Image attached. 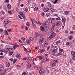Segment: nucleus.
<instances>
[{
  "label": "nucleus",
  "mask_w": 75,
  "mask_h": 75,
  "mask_svg": "<svg viewBox=\"0 0 75 75\" xmlns=\"http://www.w3.org/2000/svg\"><path fill=\"white\" fill-rule=\"evenodd\" d=\"M48 30V28H47V26H46L45 29H44V31H47Z\"/></svg>",
  "instance_id": "obj_24"
},
{
  "label": "nucleus",
  "mask_w": 75,
  "mask_h": 75,
  "mask_svg": "<svg viewBox=\"0 0 75 75\" xmlns=\"http://www.w3.org/2000/svg\"><path fill=\"white\" fill-rule=\"evenodd\" d=\"M40 30L41 31H44V27L40 26Z\"/></svg>",
  "instance_id": "obj_4"
},
{
  "label": "nucleus",
  "mask_w": 75,
  "mask_h": 75,
  "mask_svg": "<svg viewBox=\"0 0 75 75\" xmlns=\"http://www.w3.org/2000/svg\"><path fill=\"white\" fill-rule=\"evenodd\" d=\"M40 70H41V71H42V74H44V72H45V70H44V69H40Z\"/></svg>",
  "instance_id": "obj_21"
},
{
  "label": "nucleus",
  "mask_w": 75,
  "mask_h": 75,
  "mask_svg": "<svg viewBox=\"0 0 75 75\" xmlns=\"http://www.w3.org/2000/svg\"><path fill=\"white\" fill-rule=\"evenodd\" d=\"M13 52H11L9 54L11 56V55H12V54H13Z\"/></svg>",
  "instance_id": "obj_54"
},
{
  "label": "nucleus",
  "mask_w": 75,
  "mask_h": 75,
  "mask_svg": "<svg viewBox=\"0 0 75 75\" xmlns=\"http://www.w3.org/2000/svg\"><path fill=\"white\" fill-rule=\"evenodd\" d=\"M55 65V63H54L53 64H52V67H54Z\"/></svg>",
  "instance_id": "obj_50"
},
{
  "label": "nucleus",
  "mask_w": 75,
  "mask_h": 75,
  "mask_svg": "<svg viewBox=\"0 0 75 75\" xmlns=\"http://www.w3.org/2000/svg\"><path fill=\"white\" fill-rule=\"evenodd\" d=\"M1 52H4L5 51V50H1Z\"/></svg>",
  "instance_id": "obj_64"
},
{
  "label": "nucleus",
  "mask_w": 75,
  "mask_h": 75,
  "mask_svg": "<svg viewBox=\"0 0 75 75\" xmlns=\"http://www.w3.org/2000/svg\"><path fill=\"white\" fill-rule=\"evenodd\" d=\"M53 62H54V63L56 64H57V63H58V60H54Z\"/></svg>",
  "instance_id": "obj_23"
},
{
  "label": "nucleus",
  "mask_w": 75,
  "mask_h": 75,
  "mask_svg": "<svg viewBox=\"0 0 75 75\" xmlns=\"http://www.w3.org/2000/svg\"><path fill=\"white\" fill-rule=\"evenodd\" d=\"M7 7H8V8L9 9H11V5L10 4H8L7 5Z\"/></svg>",
  "instance_id": "obj_11"
},
{
  "label": "nucleus",
  "mask_w": 75,
  "mask_h": 75,
  "mask_svg": "<svg viewBox=\"0 0 75 75\" xmlns=\"http://www.w3.org/2000/svg\"><path fill=\"white\" fill-rule=\"evenodd\" d=\"M44 25L45 27H47L48 25V21H46L44 23Z\"/></svg>",
  "instance_id": "obj_6"
},
{
  "label": "nucleus",
  "mask_w": 75,
  "mask_h": 75,
  "mask_svg": "<svg viewBox=\"0 0 75 75\" xmlns=\"http://www.w3.org/2000/svg\"><path fill=\"white\" fill-rule=\"evenodd\" d=\"M34 22L35 23H36V24H41V23H40V21H38V22H37L35 20Z\"/></svg>",
  "instance_id": "obj_15"
},
{
  "label": "nucleus",
  "mask_w": 75,
  "mask_h": 75,
  "mask_svg": "<svg viewBox=\"0 0 75 75\" xmlns=\"http://www.w3.org/2000/svg\"><path fill=\"white\" fill-rule=\"evenodd\" d=\"M28 10V8H27V7L25 8L24 7V11H27Z\"/></svg>",
  "instance_id": "obj_22"
},
{
  "label": "nucleus",
  "mask_w": 75,
  "mask_h": 75,
  "mask_svg": "<svg viewBox=\"0 0 75 75\" xmlns=\"http://www.w3.org/2000/svg\"><path fill=\"white\" fill-rule=\"evenodd\" d=\"M17 61V59H15L13 60V64H15L16 63V62Z\"/></svg>",
  "instance_id": "obj_29"
},
{
  "label": "nucleus",
  "mask_w": 75,
  "mask_h": 75,
  "mask_svg": "<svg viewBox=\"0 0 75 75\" xmlns=\"http://www.w3.org/2000/svg\"><path fill=\"white\" fill-rule=\"evenodd\" d=\"M16 57L19 59H20V58H21V55H20V54H17L16 55Z\"/></svg>",
  "instance_id": "obj_7"
},
{
  "label": "nucleus",
  "mask_w": 75,
  "mask_h": 75,
  "mask_svg": "<svg viewBox=\"0 0 75 75\" xmlns=\"http://www.w3.org/2000/svg\"><path fill=\"white\" fill-rule=\"evenodd\" d=\"M39 35L38 33H36L35 36V38H38V37H39Z\"/></svg>",
  "instance_id": "obj_16"
},
{
  "label": "nucleus",
  "mask_w": 75,
  "mask_h": 75,
  "mask_svg": "<svg viewBox=\"0 0 75 75\" xmlns=\"http://www.w3.org/2000/svg\"><path fill=\"white\" fill-rule=\"evenodd\" d=\"M54 27H55V23H53L52 24V26L51 29V31L52 32L54 31Z\"/></svg>",
  "instance_id": "obj_3"
},
{
  "label": "nucleus",
  "mask_w": 75,
  "mask_h": 75,
  "mask_svg": "<svg viewBox=\"0 0 75 75\" xmlns=\"http://www.w3.org/2000/svg\"><path fill=\"white\" fill-rule=\"evenodd\" d=\"M64 51V50L62 49H60L59 50V51L60 52H62Z\"/></svg>",
  "instance_id": "obj_35"
},
{
  "label": "nucleus",
  "mask_w": 75,
  "mask_h": 75,
  "mask_svg": "<svg viewBox=\"0 0 75 75\" xmlns=\"http://www.w3.org/2000/svg\"><path fill=\"white\" fill-rule=\"evenodd\" d=\"M18 45H15V46H13V48L14 49H16V48H17V47H18Z\"/></svg>",
  "instance_id": "obj_30"
},
{
  "label": "nucleus",
  "mask_w": 75,
  "mask_h": 75,
  "mask_svg": "<svg viewBox=\"0 0 75 75\" xmlns=\"http://www.w3.org/2000/svg\"><path fill=\"white\" fill-rule=\"evenodd\" d=\"M39 59H44V58L42 57L41 56H40L39 57Z\"/></svg>",
  "instance_id": "obj_43"
},
{
  "label": "nucleus",
  "mask_w": 75,
  "mask_h": 75,
  "mask_svg": "<svg viewBox=\"0 0 75 75\" xmlns=\"http://www.w3.org/2000/svg\"><path fill=\"white\" fill-rule=\"evenodd\" d=\"M31 64H29L27 67L28 68H30V67H31Z\"/></svg>",
  "instance_id": "obj_52"
},
{
  "label": "nucleus",
  "mask_w": 75,
  "mask_h": 75,
  "mask_svg": "<svg viewBox=\"0 0 75 75\" xmlns=\"http://www.w3.org/2000/svg\"><path fill=\"white\" fill-rule=\"evenodd\" d=\"M30 62V59L29 58H28L26 62L27 63V64H30V62Z\"/></svg>",
  "instance_id": "obj_14"
},
{
  "label": "nucleus",
  "mask_w": 75,
  "mask_h": 75,
  "mask_svg": "<svg viewBox=\"0 0 75 75\" xmlns=\"http://www.w3.org/2000/svg\"><path fill=\"white\" fill-rule=\"evenodd\" d=\"M62 53L61 52H59L56 54V55L58 57V56H59V55H62Z\"/></svg>",
  "instance_id": "obj_10"
},
{
  "label": "nucleus",
  "mask_w": 75,
  "mask_h": 75,
  "mask_svg": "<svg viewBox=\"0 0 75 75\" xmlns=\"http://www.w3.org/2000/svg\"><path fill=\"white\" fill-rule=\"evenodd\" d=\"M48 45V43H45L44 45V46L45 47H47V45Z\"/></svg>",
  "instance_id": "obj_53"
},
{
  "label": "nucleus",
  "mask_w": 75,
  "mask_h": 75,
  "mask_svg": "<svg viewBox=\"0 0 75 75\" xmlns=\"http://www.w3.org/2000/svg\"><path fill=\"white\" fill-rule=\"evenodd\" d=\"M20 13L21 15H24V13L22 12H20Z\"/></svg>",
  "instance_id": "obj_58"
},
{
  "label": "nucleus",
  "mask_w": 75,
  "mask_h": 75,
  "mask_svg": "<svg viewBox=\"0 0 75 75\" xmlns=\"http://www.w3.org/2000/svg\"><path fill=\"white\" fill-rule=\"evenodd\" d=\"M38 7H35L34 8V10L35 11H37V10H38Z\"/></svg>",
  "instance_id": "obj_25"
},
{
  "label": "nucleus",
  "mask_w": 75,
  "mask_h": 75,
  "mask_svg": "<svg viewBox=\"0 0 75 75\" xmlns=\"http://www.w3.org/2000/svg\"><path fill=\"white\" fill-rule=\"evenodd\" d=\"M62 21L64 24H65V22L66 21V18H65L64 16L62 17Z\"/></svg>",
  "instance_id": "obj_2"
},
{
  "label": "nucleus",
  "mask_w": 75,
  "mask_h": 75,
  "mask_svg": "<svg viewBox=\"0 0 75 75\" xmlns=\"http://www.w3.org/2000/svg\"><path fill=\"white\" fill-rule=\"evenodd\" d=\"M4 23L6 24H8V23H9V21L7 19H6L4 20Z\"/></svg>",
  "instance_id": "obj_8"
},
{
  "label": "nucleus",
  "mask_w": 75,
  "mask_h": 75,
  "mask_svg": "<svg viewBox=\"0 0 75 75\" xmlns=\"http://www.w3.org/2000/svg\"><path fill=\"white\" fill-rule=\"evenodd\" d=\"M44 51H45V49H43L42 50L40 51V52L41 53H42V52H44Z\"/></svg>",
  "instance_id": "obj_37"
},
{
  "label": "nucleus",
  "mask_w": 75,
  "mask_h": 75,
  "mask_svg": "<svg viewBox=\"0 0 75 75\" xmlns=\"http://www.w3.org/2000/svg\"><path fill=\"white\" fill-rule=\"evenodd\" d=\"M4 57V56H0V58H1L2 59Z\"/></svg>",
  "instance_id": "obj_57"
},
{
  "label": "nucleus",
  "mask_w": 75,
  "mask_h": 75,
  "mask_svg": "<svg viewBox=\"0 0 75 75\" xmlns=\"http://www.w3.org/2000/svg\"><path fill=\"white\" fill-rule=\"evenodd\" d=\"M26 24L27 25H28V27H30V25L28 23V22H27L26 23Z\"/></svg>",
  "instance_id": "obj_47"
},
{
  "label": "nucleus",
  "mask_w": 75,
  "mask_h": 75,
  "mask_svg": "<svg viewBox=\"0 0 75 75\" xmlns=\"http://www.w3.org/2000/svg\"><path fill=\"white\" fill-rule=\"evenodd\" d=\"M5 74V72H4V73H2L1 74V75H4V74Z\"/></svg>",
  "instance_id": "obj_60"
},
{
  "label": "nucleus",
  "mask_w": 75,
  "mask_h": 75,
  "mask_svg": "<svg viewBox=\"0 0 75 75\" xmlns=\"http://www.w3.org/2000/svg\"><path fill=\"white\" fill-rule=\"evenodd\" d=\"M8 32L6 31V30H5V34L6 35H8Z\"/></svg>",
  "instance_id": "obj_26"
},
{
  "label": "nucleus",
  "mask_w": 75,
  "mask_h": 75,
  "mask_svg": "<svg viewBox=\"0 0 75 75\" xmlns=\"http://www.w3.org/2000/svg\"><path fill=\"white\" fill-rule=\"evenodd\" d=\"M59 43H60V40H58L56 42L55 44H59Z\"/></svg>",
  "instance_id": "obj_34"
},
{
  "label": "nucleus",
  "mask_w": 75,
  "mask_h": 75,
  "mask_svg": "<svg viewBox=\"0 0 75 75\" xmlns=\"http://www.w3.org/2000/svg\"><path fill=\"white\" fill-rule=\"evenodd\" d=\"M43 10V11H44V12H47V11H48V8H44Z\"/></svg>",
  "instance_id": "obj_5"
},
{
  "label": "nucleus",
  "mask_w": 75,
  "mask_h": 75,
  "mask_svg": "<svg viewBox=\"0 0 75 75\" xmlns=\"http://www.w3.org/2000/svg\"><path fill=\"white\" fill-rule=\"evenodd\" d=\"M56 20H60V18L59 17H58L56 18Z\"/></svg>",
  "instance_id": "obj_41"
},
{
  "label": "nucleus",
  "mask_w": 75,
  "mask_h": 75,
  "mask_svg": "<svg viewBox=\"0 0 75 75\" xmlns=\"http://www.w3.org/2000/svg\"><path fill=\"white\" fill-rule=\"evenodd\" d=\"M54 10V9L52 8H48V11H52V10Z\"/></svg>",
  "instance_id": "obj_13"
},
{
  "label": "nucleus",
  "mask_w": 75,
  "mask_h": 75,
  "mask_svg": "<svg viewBox=\"0 0 75 75\" xmlns=\"http://www.w3.org/2000/svg\"><path fill=\"white\" fill-rule=\"evenodd\" d=\"M27 74H26V72H24L22 74V75H26Z\"/></svg>",
  "instance_id": "obj_39"
},
{
  "label": "nucleus",
  "mask_w": 75,
  "mask_h": 75,
  "mask_svg": "<svg viewBox=\"0 0 75 75\" xmlns=\"http://www.w3.org/2000/svg\"><path fill=\"white\" fill-rule=\"evenodd\" d=\"M45 14V13L44 12L42 13V15L43 16H44V14Z\"/></svg>",
  "instance_id": "obj_56"
},
{
  "label": "nucleus",
  "mask_w": 75,
  "mask_h": 75,
  "mask_svg": "<svg viewBox=\"0 0 75 75\" xmlns=\"http://www.w3.org/2000/svg\"><path fill=\"white\" fill-rule=\"evenodd\" d=\"M7 49H8V51H11V50H13L12 48H9L8 47H7Z\"/></svg>",
  "instance_id": "obj_42"
},
{
  "label": "nucleus",
  "mask_w": 75,
  "mask_h": 75,
  "mask_svg": "<svg viewBox=\"0 0 75 75\" xmlns=\"http://www.w3.org/2000/svg\"><path fill=\"white\" fill-rule=\"evenodd\" d=\"M24 47L25 51L26 52H27V51H28L27 50V49H26V48H25V47Z\"/></svg>",
  "instance_id": "obj_40"
},
{
  "label": "nucleus",
  "mask_w": 75,
  "mask_h": 75,
  "mask_svg": "<svg viewBox=\"0 0 75 75\" xmlns=\"http://www.w3.org/2000/svg\"><path fill=\"white\" fill-rule=\"evenodd\" d=\"M8 13H9V14H12V12H11V11H9L8 12Z\"/></svg>",
  "instance_id": "obj_44"
},
{
  "label": "nucleus",
  "mask_w": 75,
  "mask_h": 75,
  "mask_svg": "<svg viewBox=\"0 0 75 75\" xmlns=\"http://www.w3.org/2000/svg\"><path fill=\"white\" fill-rule=\"evenodd\" d=\"M71 54L72 55H75V52L74 51H72L71 52Z\"/></svg>",
  "instance_id": "obj_19"
},
{
  "label": "nucleus",
  "mask_w": 75,
  "mask_h": 75,
  "mask_svg": "<svg viewBox=\"0 0 75 75\" xmlns=\"http://www.w3.org/2000/svg\"><path fill=\"white\" fill-rule=\"evenodd\" d=\"M72 30H75V25H74L73 26Z\"/></svg>",
  "instance_id": "obj_33"
},
{
  "label": "nucleus",
  "mask_w": 75,
  "mask_h": 75,
  "mask_svg": "<svg viewBox=\"0 0 75 75\" xmlns=\"http://www.w3.org/2000/svg\"><path fill=\"white\" fill-rule=\"evenodd\" d=\"M26 41H27V44H30V40L28 39Z\"/></svg>",
  "instance_id": "obj_31"
},
{
  "label": "nucleus",
  "mask_w": 75,
  "mask_h": 75,
  "mask_svg": "<svg viewBox=\"0 0 75 75\" xmlns=\"http://www.w3.org/2000/svg\"><path fill=\"white\" fill-rule=\"evenodd\" d=\"M72 59H73V60H75V55H74L72 57Z\"/></svg>",
  "instance_id": "obj_32"
},
{
  "label": "nucleus",
  "mask_w": 75,
  "mask_h": 75,
  "mask_svg": "<svg viewBox=\"0 0 75 75\" xmlns=\"http://www.w3.org/2000/svg\"><path fill=\"white\" fill-rule=\"evenodd\" d=\"M69 12L68 11H65L64 12V13L65 14H68V13H69Z\"/></svg>",
  "instance_id": "obj_36"
},
{
  "label": "nucleus",
  "mask_w": 75,
  "mask_h": 75,
  "mask_svg": "<svg viewBox=\"0 0 75 75\" xmlns=\"http://www.w3.org/2000/svg\"><path fill=\"white\" fill-rule=\"evenodd\" d=\"M25 28L26 30H28V28L26 26H25Z\"/></svg>",
  "instance_id": "obj_61"
},
{
  "label": "nucleus",
  "mask_w": 75,
  "mask_h": 75,
  "mask_svg": "<svg viewBox=\"0 0 75 75\" xmlns=\"http://www.w3.org/2000/svg\"><path fill=\"white\" fill-rule=\"evenodd\" d=\"M48 20L49 23H52V19H51V18H49L48 19Z\"/></svg>",
  "instance_id": "obj_12"
},
{
  "label": "nucleus",
  "mask_w": 75,
  "mask_h": 75,
  "mask_svg": "<svg viewBox=\"0 0 75 75\" xmlns=\"http://www.w3.org/2000/svg\"><path fill=\"white\" fill-rule=\"evenodd\" d=\"M57 51V49H54L52 51V52L53 53H55V52H56Z\"/></svg>",
  "instance_id": "obj_17"
},
{
  "label": "nucleus",
  "mask_w": 75,
  "mask_h": 75,
  "mask_svg": "<svg viewBox=\"0 0 75 75\" xmlns=\"http://www.w3.org/2000/svg\"><path fill=\"white\" fill-rule=\"evenodd\" d=\"M58 1V0H56L55 1L53 2V4H56V3Z\"/></svg>",
  "instance_id": "obj_46"
},
{
  "label": "nucleus",
  "mask_w": 75,
  "mask_h": 75,
  "mask_svg": "<svg viewBox=\"0 0 75 75\" xmlns=\"http://www.w3.org/2000/svg\"><path fill=\"white\" fill-rule=\"evenodd\" d=\"M5 2L6 3H8L9 2V0H5Z\"/></svg>",
  "instance_id": "obj_48"
},
{
  "label": "nucleus",
  "mask_w": 75,
  "mask_h": 75,
  "mask_svg": "<svg viewBox=\"0 0 75 75\" xmlns=\"http://www.w3.org/2000/svg\"><path fill=\"white\" fill-rule=\"evenodd\" d=\"M55 33L53 32L52 33L51 35L49 36L50 38V39H51L52 38H54L55 36Z\"/></svg>",
  "instance_id": "obj_1"
},
{
  "label": "nucleus",
  "mask_w": 75,
  "mask_h": 75,
  "mask_svg": "<svg viewBox=\"0 0 75 75\" xmlns=\"http://www.w3.org/2000/svg\"><path fill=\"white\" fill-rule=\"evenodd\" d=\"M66 45H69V42H67L66 44Z\"/></svg>",
  "instance_id": "obj_55"
},
{
  "label": "nucleus",
  "mask_w": 75,
  "mask_h": 75,
  "mask_svg": "<svg viewBox=\"0 0 75 75\" xmlns=\"http://www.w3.org/2000/svg\"><path fill=\"white\" fill-rule=\"evenodd\" d=\"M70 34H74V31H71L70 32Z\"/></svg>",
  "instance_id": "obj_63"
},
{
  "label": "nucleus",
  "mask_w": 75,
  "mask_h": 75,
  "mask_svg": "<svg viewBox=\"0 0 75 75\" xmlns=\"http://www.w3.org/2000/svg\"><path fill=\"white\" fill-rule=\"evenodd\" d=\"M46 60L47 61H49V59L48 58H46Z\"/></svg>",
  "instance_id": "obj_62"
},
{
  "label": "nucleus",
  "mask_w": 75,
  "mask_h": 75,
  "mask_svg": "<svg viewBox=\"0 0 75 75\" xmlns=\"http://www.w3.org/2000/svg\"><path fill=\"white\" fill-rule=\"evenodd\" d=\"M21 39L22 40H23V41L25 40V38H21Z\"/></svg>",
  "instance_id": "obj_51"
},
{
  "label": "nucleus",
  "mask_w": 75,
  "mask_h": 75,
  "mask_svg": "<svg viewBox=\"0 0 75 75\" xmlns=\"http://www.w3.org/2000/svg\"><path fill=\"white\" fill-rule=\"evenodd\" d=\"M3 67L0 68V73L1 72L3 71Z\"/></svg>",
  "instance_id": "obj_20"
},
{
  "label": "nucleus",
  "mask_w": 75,
  "mask_h": 75,
  "mask_svg": "<svg viewBox=\"0 0 75 75\" xmlns=\"http://www.w3.org/2000/svg\"><path fill=\"white\" fill-rule=\"evenodd\" d=\"M59 22H60V21H58L56 23V25L57 27H58L59 26Z\"/></svg>",
  "instance_id": "obj_9"
},
{
  "label": "nucleus",
  "mask_w": 75,
  "mask_h": 75,
  "mask_svg": "<svg viewBox=\"0 0 75 75\" xmlns=\"http://www.w3.org/2000/svg\"><path fill=\"white\" fill-rule=\"evenodd\" d=\"M30 40L31 41H33V40H34V39L33 38H30Z\"/></svg>",
  "instance_id": "obj_38"
},
{
  "label": "nucleus",
  "mask_w": 75,
  "mask_h": 75,
  "mask_svg": "<svg viewBox=\"0 0 75 75\" xmlns=\"http://www.w3.org/2000/svg\"><path fill=\"white\" fill-rule=\"evenodd\" d=\"M73 38V37L72 36H70L69 37V40H72V38Z\"/></svg>",
  "instance_id": "obj_28"
},
{
  "label": "nucleus",
  "mask_w": 75,
  "mask_h": 75,
  "mask_svg": "<svg viewBox=\"0 0 75 75\" xmlns=\"http://www.w3.org/2000/svg\"><path fill=\"white\" fill-rule=\"evenodd\" d=\"M10 66V63H6V67H8Z\"/></svg>",
  "instance_id": "obj_18"
},
{
  "label": "nucleus",
  "mask_w": 75,
  "mask_h": 75,
  "mask_svg": "<svg viewBox=\"0 0 75 75\" xmlns=\"http://www.w3.org/2000/svg\"><path fill=\"white\" fill-rule=\"evenodd\" d=\"M1 14H2L3 15H4V14H5V12H4V11H2L1 12Z\"/></svg>",
  "instance_id": "obj_45"
},
{
  "label": "nucleus",
  "mask_w": 75,
  "mask_h": 75,
  "mask_svg": "<svg viewBox=\"0 0 75 75\" xmlns=\"http://www.w3.org/2000/svg\"><path fill=\"white\" fill-rule=\"evenodd\" d=\"M44 40V38L43 37H41L40 38V41H43Z\"/></svg>",
  "instance_id": "obj_27"
},
{
  "label": "nucleus",
  "mask_w": 75,
  "mask_h": 75,
  "mask_svg": "<svg viewBox=\"0 0 75 75\" xmlns=\"http://www.w3.org/2000/svg\"><path fill=\"white\" fill-rule=\"evenodd\" d=\"M39 73L40 75H41L42 73V71L41 69H40V70L39 71Z\"/></svg>",
  "instance_id": "obj_49"
},
{
  "label": "nucleus",
  "mask_w": 75,
  "mask_h": 75,
  "mask_svg": "<svg viewBox=\"0 0 75 75\" xmlns=\"http://www.w3.org/2000/svg\"><path fill=\"white\" fill-rule=\"evenodd\" d=\"M3 31V29H0V33H1Z\"/></svg>",
  "instance_id": "obj_59"
}]
</instances>
